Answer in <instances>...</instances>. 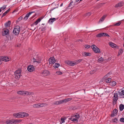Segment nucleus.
I'll return each instance as SVG.
<instances>
[{
	"label": "nucleus",
	"instance_id": "f257e3e1",
	"mask_svg": "<svg viewBox=\"0 0 124 124\" xmlns=\"http://www.w3.org/2000/svg\"><path fill=\"white\" fill-rule=\"evenodd\" d=\"M13 115L16 118H22L29 116V114L27 113L21 112L17 113H14Z\"/></svg>",
	"mask_w": 124,
	"mask_h": 124
},
{
	"label": "nucleus",
	"instance_id": "f03ea898",
	"mask_svg": "<svg viewBox=\"0 0 124 124\" xmlns=\"http://www.w3.org/2000/svg\"><path fill=\"white\" fill-rule=\"evenodd\" d=\"M21 121V120L17 119L8 120L6 121V122L7 124H16Z\"/></svg>",
	"mask_w": 124,
	"mask_h": 124
},
{
	"label": "nucleus",
	"instance_id": "7ed1b4c3",
	"mask_svg": "<svg viewBox=\"0 0 124 124\" xmlns=\"http://www.w3.org/2000/svg\"><path fill=\"white\" fill-rule=\"evenodd\" d=\"M79 117L80 116L79 114L78 113H76L75 115L69 118V119L73 121L78 122V119Z\"/></svg>",
	"mask_w": 124,
	"mask_h": 124
},
{
	"label": "nucleus",
	"instance_id": "20e7f679",
	"mask_svg": "<svg viewBox=\"0 0 124 124\" xmlns=\"http://www.w3.org/2000/svg\"><path fill=\"white\" fill-rule=\"evenodd\" d=\"M21 70L20 69L17 70L15 72V77L16 79H18L22 76L21 75Z\"/></svg>",
	"mask_w": 124,
	"mask_h": 124
},
{
	"label": "nucleus",
	"instance_id": "39448f33",
	"mask_svg": "<svg viewBox=\"0 0 124 124\" xmlns=\"http://www.w3.org/2000/svg\"><path fill=\"white\" fill-rule=\"evenodd\" d=\"M9 31L8 29L3 30L2 32L3 36H5L7 38H8L9 35Z\"/></svg>",
	"mask_w": 124,
	"mask_h": 124
},
{
	"label": "nucleus",
	"instance_id": "423d86ee",
	"mask_svg": "<svg viewBox=\"0 0 124 124\" xmlns=\"http://www.w3.org/2000/svg\"><path fill=\"white\" fill-rule=\"evenodd\" d=\"M47 105V104L46 103H38L33 105V107L35 108H39L44 107Z\"/></svg>",
	"mask_w": 124,
	"mask_h": 124
},
{
	"label": "nucleus",
	"instance_id": "0eeeda50",
	"mask_svg": "<svg viewBox=\"0 0 124 124\" xmlns=\"http://www.w3.org/2000/svg\"><path fill=\"white\" fill-rule=\"evenodd\" d=\"M20 31V28L18 26L15 27L13 31V32L16 35H18Z\"/></svg>",
	"mask_w": 124,
	"mask_h": 124
},
{
	"label": "nucleus",
	"instance_id": "6e6552de",
	"mask_svg": "<svg viewBox=\"0 0 124 124\" xmlns=\"http://www.w3.org/2000/svg\"><path fill=\"white\" fill-rule=\"evenodd\" d=\"M91 47L95 53H100V51L99 49L95 45H92Z\"/></svg>",
	"mask_w": 124,
	"mask_h": 124
},
{
	"label": "nucleus",
	"instance_id": "1a4fd4ad",
	"mask_svg": "<svg viewBox=\"0 0 124 124\" xmlns=\"http://www.w3.org/2000/svg\"><path fill=\"white\" fill-rule=\"evenodd\" d=\"M50 72L47 70H44L41 71L40 75L42 76H45L50 74Z\"/></svg>",
	"mask_w": 124,
	"mask_h": 124
},
{
	"label": "nucleus",
	"instance_id": "9d476101",
	"mask_svg": "<svg viewBox=\"0 0 124 124\" xmlns=\"http://www.w3.org/2000/svg\"><path fill=\"white\" fill-rule=\"evenodd\" d=\"M118 99V94L117 93H114V96L113 99V101L114 103L115 104L116 103Z\"/></svg>",
	"mask_w": 124,
	"mask_h": 124
},
{
	"label": "nucleus",
	"instance_id": "9b49d317",
	"mask_svg": "<svg viewBox=\"0 0 124 124\" xmlns=\"http://www.w3.org/2000/svg\"><path fill=\"white\" fill-rule=\"evenodd\" d=\"M32 61L34 63V64L38 65L41 62V59H38L33 58V59Z\"/></svg>",
	"mask_w": 124,
	"mask_h": 124
},
{
	"label": "nucleus",
	"instance_id": "f8f14e48",
	"mask_svg": "<svg viewBox=\"0 0 124 124\" xmlns=\"http://www.w3.org/2000/svg\"><path fill=\"white\" fill-rule=\"evenodd\" d=\"M56 61L54 58L53 57H50L49 59V63L50 64L54 63Z\"/></svg>",
	"mask_w": 124,
	"mask_h": 124
},
{
	"label": "nucleus",
	"instance_id": "ddd939ff",
	"mask_svg": "<svg viewBox=\"0 0 124 124\" xmlns=\"http://www.w3.org/2000/svg\"><path fill=\"white\" fill-rule=\"evenodd\" d=\"M17 93L19 94L23 95H24L25 94L28 95L29 94V93L27 92L23 91H18L17 92Z\"/></svg>",
	"mask_w": 124,
	"mask_h": 124
},
{
	"label": "nucleus",
	"instance_id": "4468645a",
	"mask_svg": "<svg viewBox=\"0 0 124 124\" xmlns=\"http://www.w3.org/2000/svg\"><path fill=\"white\" fill-rule=\"evenodd\" d=\"M27 69L29 71L31 72L34 70L35 68L33 65H30L28 66Z\"/></svg>",
	"mask_w": 124,
	"mask_h": 124
},
{
	"label": "nucleus",
	"instance_id": "2eb2a0df",
	"mask_svg": "<svg viewBox=\"0 0 124 124\" xmlns=\"http://www.w3.org/2000/svg\"><path fill=\"white\" fill-rule=\"evenodd\" d=\"M35 12V11H31L30 12L27 13L26 15L25 16L24 18V19L25 20H26L28 18L30 15L32 13H34Z\"/></svg>",
	"mask_w": 124,
	"mask_h": 124
},
{
	"label": "nucleus",
	"instance_id": "dca6fc26",
	"mask_svg": "<svg viewBox=\"0 0 124 124\" xmlns=\"http://www.w3.org/2000/svg\"><path fill=\"white\" fill-rule=\"evenodd\" d=\"M67 63L68 65L71 66H74L76 65L75 61H68L67 62Z\"/></svg>",
	"mask_w": 124,
	"mask_h": 124
},
{
	"label": "nucleus",
	"instance_id": "f3484780",
	"mask_svg": "<svg viewBox=\"0 0 124 124\" xmlns=\"http://www.w3.org/2000/svg\"><path fill=\"white\" fill-rule=\"evenodd\" d=\"M0 59L2 61L7 62L9 61V58L7 57L2 56L0 57Z\"/></svg>",
	"mask_w": 124,
	"mask_h": 124
},
{
	"label": "nucleus",
	"instance_id": "a211bd4d",
	"mask_svg": "<svg viewBox=\"0 0 124 124\" xmlns=\"http://www.w3.org/2000/svg\"><path fill=\"white\" fill-rule=\"evenodd\" d=\"M124 5V3L123 2H120L116 4L115 6V7L116 8L121 7Z\"/></svg>",
	"mask_w": 124,
	"mask_h": 124
},
{
	"label": "nucleus",
	"instance_id": "6ab92c4d",
	"mask_svg": "<svg viewBox=\"0 0 124 124\" xmlns=\"http://www.w3.org/2000/svg\"><path fill=\"white\" fill-rule=\"evenodd\" d=\"M118 93L121 98H124V90H122L120 92H118Z\"/></svg>",
	"mask_w": 124,
	"mask_h": 124
},
{
	"label": "nucleus",
	"instance_id": "aec40b11",
	"mask_svg": "<svg viewBox=\"0 0 124 124\" xmlns=\"http://www.w3.org/2000/svg\"><path fill=\"white\" fill-rule=\"evenodd\" d=\"M109 46L113 48H116L117 47L116 45L112 42H109Z\"/></svg>",
	"mask_w": 124,
	"mask_h": 124
},
{
	"label": "nucleus",
	"instance_id": "412c9836",
	"mask_svg": "<svg viewBox=\"0 0 124 124\" xmlns=\"http://www.w3.org/2000/svg\"><path fill=\"white\" fill-rule=\"evenodd\" d=\"M56 19L55 18H50L48 21V22L50 24H52L56 20Z\"/></svg>",
	"mask_w": 124,
	"mask_h": 124
},
{
	"label": "nucleus",
	"instance_id": "4be33fe9",
	"mask_svg": "<svg viewBox=\"0 0 124 124\" xmlns=\"http://www.w3.org/2000/svg\"><path fill=\"white\" fill-rule=\"evenodd\" d=\"M91 53H90L84 52L82 53V54L84 56H89L91 55Z\"/></svg>",
	"mask_w": 124,
	"mask_h": 124
},
{
	"label": "nucleus",
	"instance_id": "5701e85b",
	"mask_svg": "<svg viewBox=\"0 0 124 124\" xmlns=\"http://www.w3.org/2000/svg\"><path fill=\"white\" fill-rule=\"evenodd\" d=\"M72 98H67L62 100V103L66 102L72 100Z\"/></svg>",
	"mask_w": 124,
	"mask_h": 124
},
{
	"label": "nucleus",
	"instance_id": "b1692460",
	"mask_svg": "<svg viewBox=\"0 0 124 124\" xmlns=\"http://www.w3.org/2000/svg\"><path fill=\"white\" fill-rule=\"evenodd\" d=\"M62 103V101L61 100L59 101H56L54 102L53 103V104H54L55 105H58L61 104Z\"/></svg>",
	"mask_w": 124,
	"mask_h": 124
},
{
	"label": "nucleus",
	"instance_id": "393cba45",
	"mask_svg": "<svg viewBox=\"0 0 124 124\" xmlns=\"http://www.w3.org/2000/svg\"><path fill=\"white\" fill-rule=\"evenodd\" d=\"M11 23V21H9L5 23V26L6 27H9L10 26Z\"/></svg>",
	"mask_w": 124,
	"mask_h": 124
},
{
	"label": "nucleus",
	"instance_id": "a878e982",
	"mask_svg": "<svg viewBox=\"0 0 124 124\" xmlns=\"http://www.w3.org/2000/svg\"><path fill=\"white\" fill-rule=\"evenodd\" d=\"M110 85L112 86H114L116 84V83L115 81H112L110 83Z\"/></svg>",
	"mask_w": 124,
	"mask_h": 124
},
{
	"label": "nucleus",
	"instance_id": "bb28decb",
	"mask_svg": "<svg viewBox=\"0 0 124 124\" xmlns=\"http://www.w3.org/2000/svg\"><path fill=\"white\" fill-rule=\"evenodd\" d=\"M124 108V105L123 104H120L119 106V110L120 111H122Z\"/></svg>",
	"mask_w": 124,
	"mask_h": 124
},
{
	"label": "nucleus",
	"instance_id": "cd10ccee",
	"mask_svg": "<svg viewBox=\"0 0 124 124\" xmlns=\"http://www.w3.org/2000/svg\"><path fill=\"white\" fill-rule=\"evenodd\" d=\"M83 59H79L78 60H76V61H75V63L76 64H78V63H80V62H81V61H82L83 60Z\"/></svg>",
	"mask_w": 124,
	"mask_h": 124
},
{
	"label": "nucleus",
	"instance_id": "c85d7f7f",
	"mask_svg": "<svg viewBox=\"0 0 124 124\" xmlns=\"http://www.w3.org/2000/svg\"><path fill=\"white\" fill-rule=\"evenodd\" d=\"M103 58L102 57H101L98 59V61L99 63H102L103 62Z\"/></svg>",
	"mask_w": 124,
	"mask_h": 124
},
{
	"label": "nucleus",
	"instance_id": "c756f323",
	"mask_svg": "<svg viewBox=\"0 0 124 124\" xmlns=\"http://www.w3.org/2000/svg\"><path fill=\"white\" fill-rule=\"evenodd\" d=\"M60 66V64L59 63H55L53 66L55 68H58Z\"/></svg>",
	"mask_w": 124,
	"mask_h": 124
},
{
	"label": "nucleus",
	"instance_id": "7c9ffc66",
	"mask_svg": "<svg viewBox=\"0 0 124 124\" xmlns=\"http://www.w3.org/2000/svg\"><path fill=\"white\" fill-rule=\"evenodd\" d=\"M106 16L105 15H104L102 16L100 19L99 21H103L104 20L105 18H106Z\"/></svg>",
	"mask_w": 124,
	"mask_h": 124
},
{
	"label": "nucleus",
	"instance_id": "2f4dec72",
	"mask_svg": "<svg viewBox=\"0 0 124 124\" xmlns=\"http://www.w3.org/2000/svg\"><path fill=\"white\" fill-rule=\"evenodd\" d=\"M102 36H107V37H109V35L107 33H102Z\"/></svg>",
	"mask_w": 124,
	"mask_h": 124
},
{
	"label": "nucleus",
	"instance_id": "473e14b6",
	"mask_svg": "<svg viewBox=\"0 0 124 124\" xmlns=\"http://www.w3.org/2000/svg\"><path fill=\"white\" fill-rule=\"evenodd\" d=\"M106 82L107 83H109L111 82V79L110 78H108L107 79H106Z\"/></svg>",
	"mask_w": 124,
	"mask_h": 124
},
{
	"label": "nucleus",
	"instance_id": "72a5a7b5",
	"mask_svg": "<svg viewBox=\"0 0 124 124\" xmlns=\"http://www.w3.org/2000/svg\"><path fill=\"white\" fill-rule=\"evenodd\" d=\"M118 119L117 118H115L113 119L112 120V122L117 123V122Z\"/></svg>",
	"mask_w": 124,
	"mask_h": 124
},
{
	"label": "nucleus",
	"instance_id": "f704fd0d",
	"mask_svg": "<svg viewBox=\"0 0 124 124\" xmlns=\"http://www.w3.org/2000/svg\"><path fill=\"white\" fill-rule=\"evenodd\" d=\"M119 53L118 55H120L122 54L123 52V50L122 49H120L119 50Z\"/></svg>",
	"mask_w": 124,
	"mask_h": 124
},
{
	"label": "nucleus",
	"instance_id": "c9c22d12",
	"mask_svg": "<svg viewBox=\"0 0 124 124\" xmlns=\"http://www.w3.org/2000/svg\"><path fill=\"white\" fill-rule=\"evenodd\" d=\"M73 1H71L69 5V7H73Z\"/></svg>",
	"mask_w": 124,
	"mask_h": 124
},
{
	"label": "nucleus",
	"instance_id": "e433bc0d",
	"mask_svg": "<svg viewBox=\"0 0 124 124\" xmlns=\"http://www.w3.org/2000/svg\"><path fill=\"white\" fill-rule=\"evenodd\" d=\"M96 37H102V33H101L97 34L96 35Z\"/></svg>",
	"mask_w": 124,
	"mask_h": 124
},
{
	"label": "nucleus",
	"instance_id": "4c0bfd02",
	"mask_svg": "<svg viewBox=\"0 0 124 124\" xmlns=\"http://www.w3.org/2000/svg\"><path fill=\"white\" fill-rule=\"evenodd\" d=\"M118 111L117 109H115L113 111V112L116 115H117V113Z\"/></svg>",
	"mask_w": 124,
	"mask_h": 124
},
{
	"label": "nucleus",
	"instance_id": "58836bf2",
	"mask_svg": "<svg viewBox=\"0 0 124 124\" xmlns=\"http://www.w3.org/2000/svg\"><path fill=\"white\" fill-rule=\"evenodd\" d=\"M121 22H120L118 23H116L114 25V26H119L120 25V24H121Z\"/></svg>",
	"mask_w": 124,
	"mask_h": 124
},
{
	"label": "nucleus",
	"instance_id": "ea45409f",
	"mask_svg": "<svg viewBox=\"0 0 124 124\" xmlns=\"http://www.w3.org/2000/svg\"><path fill=\"white\" fill-rule=\"evenodd\" d=\"M10 9H9L7 10L5 12H4L3 13V15H6L7 13L9 11Z\"/></svg>",
	"mask_w": 124,
	"mask_h": 124
},
{
	"label": "nucleus",
	"instance_id": "a19ab883",
	"mask_svg": "<svg viewBox=\"0 0 124 124\" xmlns=\"http://www.w3.org/2000/svg\"><path fill=\"white\" fill-rule=\"evenodd\" d=\"M85 48H86L87 49L89 48L90 46V45H86L85 46Z\"/></svg>",
	"mask_w": 124,
	"mask_h": 124
},
{
	"label": "nucleus",
	"instance_id": "79ce46f5",
	"mask_svg": "<svg viewBox=\"0 0 124 124\" xmlns=\"http://www.w3.org/2000/svg\"><path fill=\"white\" fill-rule=\"evenodd\" d=\"M6 8V6L4 5L2 7H1L0 9H2V10H3Z\"/></svg>",
	"mask_w": 124,
	"mask_h": 124
},
{
	"label": "nucleus",
	"instance_id": "37998d69",
	"mask_svg": "<svg viewBox=\"0 0 124 124\" xmlns=\"http://www.w3.org/2000/svg\"><path fill=\"white\" fill-rule=\"evenodd\" d=\"M120 121L122 122H124V118H120Z\"/></svg>",
	"mask_w": 124,
	"mask_h": 124
},
{
	"label": "nucleus",
	"instance_id": "c03bdc74",
	"mask_svg": "<svg viewBox=\"0 0 124 124\" xmlns=\"http://www.w3.org/2000/svg\"><path fill=\"white\" fill-rule=\"evenodd\" d=\"M68 117H64L62 118V123L65 122V120Z\"/></svg>",
	"mask_w": 124,
	"mask_h": 124
},
{
	"label": "nucleus",
	"instance_id": "a18cd8bd",
	"mask_svg": "<svg viewBox=\"0 0 124 124\" xmlns=\"http://www.w3.org/2000/svg\"><path fill=\"white\" fill-rule=\"evenodd\" d=\"M116 115L113 112V113H112L111 115V117H113L115 116Z\"/></svg>",
	"mask_w": 124,
	"mask_h": 124
},
{
	"label": "nucleus",
	"instance_id": "49530a36",
	"mask_svg": "<svg viewBox=\"0 0 124 124\" xmlns=\"http://www.w3.org/2000/svg\"><path fill=\"white\" fill-rule=\"evenodd\" d=\"M23 19V17L22 16H21L19 18H18V21H19Z\"/></svg>",
	"mask_w": 124,
	"mask_h": 124
},
{
	"label": "nucleus",
	"instance_id": "de8ad7c7",
	"mask_svg": "<svg viewBox=\"0 0 124 124\" xmlns=\"http://www.w3.org/2000/svg\"><path fill=\"white\" fill-rule=\"evenodd\" d=\"M57 74L58 75H61L62 73L60 71H58L56 72Z\"/></svg>",
	"mask_w": 124,
	"mask_h": 124
},
{
	"label": "nucleus",
	"instance_id": "09e8293b",
	"mask_svg": "<svg viewBox=\"0 0 124 124\" xmlns=\"http://www.w3.org/2000/svg\"><path fill=\"white\" fill-rule=\"evenodd\" d=\"M91 15V13H90V12H88L86 14V16H89L90 15Z\"/></svg>",
	"mask_w": 124,
	"mask_h": 124
},
{
	"label": "nucleus",
	"instance_id": "8fccbe9b",
	"mask_svg": "<svg viewBox=\"0 0 124 124\" xmlns=\"http://www.w3.org/2000/svg\"><path fill=\"white\" fill-rule=\"evenodd\" d=\"M38 23V22L37 21H36L34 23V24L35 25H36Z\"/></svg>",
	"mask_w": 124,
	"mask_h": 124
},
{
	"label": "nucleus",
	"instance_id": "3c124183",
	"mask_svg": "<svg viewBox=\"0 0 124 124\" xmlns=\"http://www.w3.org/2000/svg\"><path fill=\"white\" fill-rule=\"evenodd\" d=\"M14 36L13 35H12V36H11L10 37V39L12 40V39H13V38H14Z\"/></svg>",
	"mask_w": 124,
	"mask_h": 124
},
{
	"label": "nucleus",
	"instance_id": "603ef678",
	"mask_svg": "<svg viewBox=\"0 0 124 124\" xmlns=\"http://www.w3.org/2000/svg\"><path fill=\"white\" fill-rule=\"evenodd\" d=\"M93 73H94L95 72H96V69H95V68H94L93 69Z\"/></svg>",
	"mask_w": 124,
	"mask_h": 124
},
{
	"label": "nucleus",
	"instance_id": "864d4df0",
	"mask_svg": "<svg viewBox=\"0 0 124 124\" xmlns=\"http://www.w3.org/2000/svg\"><path fill=\"white\" fill-rule=\"evenodd\" d=\"M36 21L38 22V23L40 22L41 21V19H39L37 20Z\"/></svg>",
	"mask_w": 124,
	"mask_h": 124
},
{
	"label": "nucleus",
	"instance_id": "5fc2aeb1",
	"mask_svg": "<svg viewBox=\"0 0 124 124\" xmlns=\"http://www.w3.org/2000/svg\"><path fill=\"white\" fill-rule=\"evenodd\" d=\"M62 117H61V121H60V122L61 124H62L61 123L62 122Z\"/></svg>",
	"mask_w": 124,
	"mask_h": 124
},
{
	"label": "nucleus",
	"instance_id": "6e6d98bb",
	"mask_svg": "<svg viewBox=\"0 0 124 124\" xmlns=\"http://www.w3.org/2000/svg\"><path fill=\"white\" fill-rule=\"evenodd\" d=\"M109 75V74L108 73L107 75H105V76L104 77V78H105V77H107V76L108 75Z\"/></svg>",
	"mask_w": 124,
	"mask_h": 124
},
{
	"label": "nucleus",
	"instance_id": "4d7b16f0",
	"mask_svg": "<svg viewBox=\"0 0 124 124\" xmlns=\"http://www.w3.org/2000/svg\"><path fill=\"white\" fill-rule=\"evenodd\" d=\"M80 0H76V2H78V1H79Z\"/></svg>",
	"mask_w": 124,
	"mask_h": 124
},
{
	"label": "nucleus",
	"instance_id": "13d9d810",
	"mask_svg": "<svg viewBox=\"0 0 124 124\" xmlns=\"http://www.w3.org/2000/svg\"><path fill=\"white\" fill-rule=\"evenodd\" d=\"M62 6V3H61L60 6V7Z\"/></svg>",
	"mask_w": 124,
	"mask_h": 124
},
{
	"label": "nucleus",
	"instance_id": "bf43d9fd",
	"mask_svg": "<svg viewBox=\"0 0 124 124\" xmlns=\"http://www.w3.org/2000/svg\"><path fill=\"white\" fill-rule=\"evenodd\" d=\"M5 15H3V14H2V17H3L4 16H5Z\"/></svg>",
	"mask_w": 124,
	"mask_h": 124
},
{
	"label": "nucleus",
	"instance_id": "052dcab7",
	"mask_svg": "<svg viewBox=\"0 0 124 124\" xmlns=\"http://www.w3.org/2000/svg\"><path fill=\"white\" fill-rule=\"evenodd\" d=\"M1 10L0 9V12H1Z\"/></svg>",
	"mask_w": 124,
	"mask_h": 124
},
{
	"label": "nucleus",
	"instance_id": "680f3d73",
	"mask_svg": "<svg viewBox=\"0 0 124 124\" xmlns=\"http://www.w3.org/2000/svg\"><path fill=\"white\" fill-rule=\"evenodd\" d=\"M80 40H80H81V41H82V40ZM81 41V42H82V41Z\"/></svg>",
	"mask_w": 124,
	"mask_h": 124
}]
</instances>
